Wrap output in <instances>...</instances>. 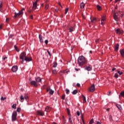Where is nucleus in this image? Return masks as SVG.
Listing matches in <instances>:
<instances>
[{
    "label": "nucleus",
    "mask_w": 124,
    "mask_h": 124,
    "mask_svg": "<svg viewBox=\"0 0 124 124\" xmlns=\"http://www.w3.org/2000/svg\"><path fill=\"white\" fill-rule=\"evenodd\" d=\"M17 120V111H14L12 115V122H15Z\"/></svg>",
    "instance_id": "3"
},
{
    "label": "nucleus",
    "mask_w": 124,
    "mask_h": 124,
    "mask_svg": "<svg viewBox=\"0 0 124 124\" xmlns=\"http://www.w3.org/2000/svg\"><path fill=\"white\" fill-rule=\"evenodd\" d=\"M49 93L50 94H53V93H54V91H53L52 89L50 90Z\"/></svg>",
    "instance_id": "36"
},
{
    "label": "nucleus",
    "mask_w": 124,
    "mask_h": 124,
    "mask_svg": "<svg viewBox=\"0 0 124 124\" xmlns=\"http://www.w3.org/2000/svg\"><path fill=\"white\" fill-rule=\"evenodd\" d=\"M30 84L31 85H33V86H34V87H35V88L38 86V84H37V82L34 80L31 81Z\"/></svg>",
    "instance_id": "8"
},
{
    "label": "nucleus",
    "mask_w": 124,
    "mask_h": 124,
    "mask_svg": "<svg viewBox=\"0 0 124 124\" xmlns=\"http://www.w3.org/2000/svg\"><path fill=\"white\" fill-rule=\"evenodd\" d=\"M77 87H80V85L79 84V83H77Z\"/></svg>",
    "instance_id": "57"
},
{
    "label": "nucleus",
    "mask_w": 124,
    "mask_h": 124,
    "mask_svg": "<svg viewBox=\"0 0 124 124\" xmlns=\"http://www.w3.org/2000/svg\"><path fill=\"white\" fill-rule=\"evenodd\" d=\"M6 22L7 23H8V22H9V18H7L6 19Z\"/></svg>",
    "instance_id": "52"
},
{
    "label": "nucleus",
    "mask_w": 124,
    "mask_h": 124,
    "mask_svg": "<svg viewBox=\"0 0 124 124\" xmlns=\"http://www.w3.org/2000/svg\"><path fill=\"white\" fill-rule=\"evenodd\" d=\"M14 47H15V50H16V52H19L20 51V50L19 49V48H18V47H17V46H15Z\"/></svg>",
    "instance_id": "28"
},
{
    "label": "nucleus",
    "mask_w": 124,
    "mask_h": 124,
    "mask_svg": "<svg viewBox=\"0 0 124 124\" xmlns=\"http://www.w3.org/2000/svg\"><path fill=\"white\" fill-rule=\"evenodd\" d=\"M91 22L92 23H95V22H96V18L95 17H93L92 19H91Z\"/></svg>",
    "instance_id": "20"
},
{
    "label": "nucleus",
    "mask_w": 124,
    "mask_h": 124,
    "mask_svg": "<svg viewBox=\"0 0 124 124\" xmlns=\"http://www.w3.org/2000/svg\"><path fill=\"white\" fill-rule=\"evenodd\" d=\"M121 95L124 97V92H121Z\"/></svg>",
    "instance_id": "50"
},
{
    "label": "nucleus",
    "mask_w": 124,
    "mask_h": 124,
    "mask_svg": "<svg viewBox=\"0 0 124 124\" xmlns=\"http://www.w3.org/2000/svg\"><path fill=\"white\" fill-rule=\"evenodd\" d=\"M51 110V108L49 107H46L45 108L46 112H49Z\"/></svg>",
    "instance_id": "19"
},
{
    "label": "nucleus",
    "mask_w": 124,
    "mask_h": 124,
    "mask_svg": "<svg viewBox=\"0 0 124 124\" xmlns=\"http://www.w3.org/2000/svg\"><path fill=\"white\" fill-rule=\"evenodd\" d=\"M67 12H68V8L65 9V14H67Z\"/></svg>",
    "instance_id": "42"
},
{
    "label": "nucleus",
    "mask_w": 124,
    "mask_h": 124,
    "mask_svg": "<svg viewBox=\"0 0 124 124\" xmlns=\"http://www.w3.org/2000/svg\"><path fill=\"white\" fill-rule=\"evenodd\" d=\"M56 12H58L59 11V9L57 8L55 9Z\"/></svg>",
    "instance_id": "59"
},
{
    "label": "nucleus",
    "mask_w": 124,
    "mask_h": 124,
    "mask_svg": "<svg viewBox=\"0 0 124 124\" xmlns=\"http://www.w3.org/2000/svg\"><path fill=\"white\" fill-rule=\"evenodd\" d=\"M75 31V28L73 27H70L69 28V32H72V31Z\"/></svg>",
    "instance_id": "12"
},
{
    "label": "nucleus",
    "mask_w": 124,
    "mask_h": 124,
    "mask_svg": "<svg viewBox=\"0 0 124 124\" xmlns=\"http://www.w3.org/2000/svg\"><path fill=\"white\" fill-rule=\"evenodd\" d=\"M104 21H105V16L102 17L101 25L103 26L104 25Z\"/></svg>",
    "instance_id": "15"
},
{
    "label": "nucleus",
    "mask_w": 124,
    "mask_h": 124,
    "mask_svg": "<svg viewBox=\"0 0 124 124\" xmlns=\"http://www.w3.org/2000/svg\"><path fill=\"white\" fill-rule=\"evenodd\" d=\"M35 81L37 83H40V82H41V78H40L39 77L36 78Z\"/></svg>",
    "instance_id": "13"
},
{
    "label": "nucleus",
    "mask_w": 124,
    "mask_h": 124,
    "mask_svg": "<svg viewBox=\"0 0 124 124\" xmlns=\"http://www.w3.org/2000/svg\"><path fill=\"white\" fill-rule=\"evenodd\" d=\"M25 99V97L23 95L20 96V100H24Z\"/></svg>",
    "instance_id": "38"
},
{
    "label": "nucleus",
    "mask_w": 124,
    "mask_h": 124,
    "mask_svg": "<svg viewBox=\"0 0 124 124\" xmlns=\"http://www.w3.org/2000/svg\"><path fill=\"white\" fill-rule=\"evenodd\" d=\"M57 66H58V63L54 62L53 63V67H57Z\"/></svg>",
    "instance_id": "34"
},
{
    "label": "nucleus",
    "mask_w": 124,
    "mask_h": 124,
    "mask_svg": "<svg viewBox=\"0 0 124 124\" xmlns=\"http://www.w3.org/2000/svg\"><path fill=\"white\" fill-rule=\"evenodd\" d=\"M24 10L25 9L23 8L21 11L19 12L18 13L15 12L14 15L15 18H18V17H20L21 15H23V14H24V12H23V11H24Z\"/></svg>",
    "instance_id": "2"
},
{
    "label": "nucleus",
    "mask_w": 124,
    "mask_h": 124,
    "mask_svg": "<svg viewBox=\"0 0 124 124\" xmlns=\"http://www.w3.org/2000/svg\"><path fill=\"white\" fill-rule=\"evenodd\" d=\"M26 55L27 54H26V52H22L19 56L20 60H22V62H24L25 59H26L27 57Z\"/></svg>",
    "instance_id": "4"
},
{
    "label": "nucleus",
    "mask_w": 124,
    "mask_h": 124,
    "mask_svg": "<svg viewBox=\"0 0 124 124\" xmlns=\"http://www.w3.org/2000/svg\"><path fill=\"white\" fill-rule=\"evenodd\" d=\"M110 94H111V92L108 93V95H110Z\"/></svg>",
    "instance_id": "61"
},
{
    "label": "nucleus",
    "mask_w": 124,
    "mask_h": 124,
    "mask_svg": "<svg viewBox=\"0 0 124 124\" xmlns=\"http://www.w3.org/2000/svg\"><path fill=\"white\" fill-rule=\"evenodd\" d=\"M49 91H50V88H47V89H46V92H48Z\"/></svg>",
    "instance_id": "58"
},
{
    "label": "nucleus",
    "mask_w": 124,
    "mask_h": 124,
    "mask_svg": "<svg viewBox=\"0 0 124 124\" xmlns=\"http://www.w3.org/2000/svg\"><path fill=\"white\" fill-rule=\"evenodd\" d=\"M119 1V0H115V3H116V2H118Z\"/></svg>",
    "instance_id": "64"
},
{
    "label": "nucleus",
    "mask_w": 124,
    "mask_h": 124,
    "mask_svg": "<svg viewBox=\"0 0 124 124\" xmlns=\"http://www.w3.org/2000/svg\"><path fill=\"white\" fill-rule=\"evenodd\" d=\"M78 62L79 65L82 66L84 65V64H87V62H88V61H87V59H86V58H85V57L81 56L78 57Z\"/></svg>",
    "instance_id": "1"
},
{
    "label": "nucleus",
    "mask_w": 124,
    "mask_h": 124,
    "mask_svg": "<svg viewBox=\"0 0 124 124\" xmlns=\"http://www.w3.org/2000/svg\"><path fill=\"white\" fill-rule=\"evenodd\" d=\"M66 109H67V113L69 117L71 116V114H70V110L68 108H67Z\"/></svg>",
    "instance_id": "21"
},
{
    "label": "nucleus",
    "mask_w": 124,
    "mask_h": 124,
    "mask_svg": "<svg viewBox=\"0 0 124 124\" xmlns=\"http://www.w3.org/2000/svg\"><path fill=\"white\" fill-rule=\"evenodd\" d=\"M121 33H123V31H121V30H120V32H119V34H121Z\"/></svg>",
    "instance_id": "63"
},
{
    "label": "nucleus",
    "mask_w": 124,
    "mask_h": 124,
    "mask_svg": "<svg viewBox=\"0 0 124 124\" xmlns=\"http://www.w3.org/2000/svg\"><path fill=\"white\" fill-rule=\"evenodd\" d=\"M116 107H117V108H118V109H119V110H122V106H121V105H119V104H117V105H116Z\"/></svg>",
    "instance_id": "22"
},
{
    "label": "nucleus",
    "mask_w": 124,
    "mask_h": 124,
    "mask_svg": "<svg viewBox=\"0 0 124 124\" xmlns=\"http://www.w3.org/2000/svg\"><path fill=\"white\" fill-rule=\"evenodd\" d=\"M96 43H98L99 42V39H97L95 40Z\"/></svg>",
    "instance_id": "55"
},
{
    "label": "nucleus",
    "mask_w": 124,
    "mask_h": 124,
    "mask_svg": "<svg viewBox=\"0 0 124 124\" xmlns=\"http://www.w3.org/2000/svg\"><path fill=\"white\" fill-rule=\"evenodd\" d=\"M78 93V91H77V90H75L73 91L72 94H76V93Z\"/></svg>",
    "instance_id": "27"
},
{
    "label": "nucleus",
    "mask_w": 124,
    "mask_h": 124,
    "mask_svg": "<svg viewBox=\"0 0 124 124\" xmlns=\"http://www.w3.org/2000/svg\"><path fill=\"white\" fill-rule=\"evenodd\" d=\"M96 124H101V123L99 122H97Z\"/></svg>",
    "instance_id": "62"
},
{
    "label": "nucleus",
    "mask_w": 124,
    "mask_h": 124,
    "mask_svg": "<svg viewBox=\"0 0 124 124\" xmlns=\"http://www.w3.org/2000/svg\"><path fill=\"white\" fill-rule=\"evenodd\" d=\"M118 73L119 74V75H122L123 74V72H121L120 71H118Z\"/></svg>",
    "instance_id": "44"
},
{
    "label": "nucleus",
    "mask_w": 124,
    "mask_h": 124,
    "mask_svg": "<svg viewBox=\"0 0 124 124\" xmlns=\"http://www.w3.org/2000/svg\"><path fill=\"white\" fill-rule=\"evenodd\" d=\"M39 1V0H36L35 2H33V5L32 7V10H35L36 8H37V2Z\"/></svg>",
    "instance_id": "5"
},
{
    "label": "nucleus",
    "mask_w": 124,
    "mask_h": 124,
    "mask_svg": "<svg viewBox=\"0 0 124 124\" xmlns=\"http://www.w3.org/2000/svg\"><path fill=\"white\" fill-rule=\"evenodd\" d=\"M66 93L67 94H68V93H69V90L66 89Z\"/></svg>",
    "instance_id": "47"
},
{
    "label": "nucleus",
    "mask_w": 124,
    "mask_h": 124,
    "mask_svg": "<svg viewBox=\"0 0 124 124\" xmlns=\"http://www.w3.org/2000/svg\"><path fill=\"white\" fill-rule=\"evenodd\" d=\"M0 99H1V100L4 101V100H5V99H6V97H1Z\"/></svg>",
    "instance_id": "43"
},
{
    "label": "nucleus",
    "mask_w": 124,
    "mask_h": 124,
    "mask_svg": "<svg viewBox=\"0 0 124 124\" xmlns=\"http://www.w3.org/2000/svg\"><path fill=\"white\" fill-rule=\"evenodd\" d=\"M48 8H49V4L46 3L45 5V9L46 10H47V9H48Z\"/></svg>",
    "instance_id": "25"
},
{
    "label": "nucleus",
    "mask_w": 124,
    "mask_h": 124,
    "mask_svg": "<svg viewBox=\"0 0 124 124\" xmlns=\"http://www.w3.org/2000/svg\"><path fill=\"white\" fill-rule=\"evenodd\" d=\"M71 116H69V123H70L71 124H73V123H72V120H71Z\"/></svg>",
    "instance_id": "35"
},
{
    "label": "nucleus",
    "mask_w": 124,
    "mask_h": 124,
    "mask_svg": "<svg viewBox=\"0 0 124 124\" xmlns=\"http://www.w3.org/2000/svg\"><path fill=\"white\" fill-rule=\"evenodd\" d=\"M118 15H119V14H118V13H114V16L118 17Z\"/></svg>",
    "instance_id": "51"
},
{
    "label": "nucleus",
    "mask_w": 124,
    "mask_h": 124,
    "mask_svg": "<svg viewBox=\"0 0 124 124\" xmlns=\"http://www.w3.org/2000/svg\"><path fill=\"white\" fill-rule=\"evenodd\" d=\"M94 123V121H93V118L91 120V121L89 122V124H93Z\"/></svg>",
    "instance_id": "29"
},
{
    "label": "nucleus",
    "mask_w": 124,
    "mask_h": 124,
    "mask_svg": "<svg viewBox=\"0 0 124 124\" xmlns=\"http://www.w3.org/2000/svg\"><path fill=\"white\" fill-rule=\"evenodd\" d=\"M109 120L113 121V118H112V115H109Z\"/></svg>",
    "instance_id": "49"
},
{
    "label": "nucleus",
    "mask_w": 124,
    "mask_h": 124,
    "mask_svg": "<svg viewBox=\"0 0 124 124\" xmlns=\"http://www.w3.org/2000/svg\"><path fill=\"white\" fill-rule=\"evenodd\" d=\"M116 70V68H113L112 69V71H115Z\"/></svg>",
    "instance_id": "56"
},
{
    "label": "nucleus",
    "mask_w": 124,
    "mask_h": 124,
    "mask_svg": "<svg viewBox=\"0 0 124 124\" xmlns=\"http://www.w3.org/2000/svg\"><path fill=\"white\" fill-rule=\"evenodd\" d=\"M16 111H17V112H18L19 113H20V112H21V108H17Z\"/></svg>",
    "instance_id": "41"
},
{
    "label": "nucleus",
    "mask_w": 124,
    "mask_h": 124,
    "mask_svg": "<svg viewBox=\"0 0 124 124\" xmlns=\"http://www.w3.org/2000/svg\"><path fill=\"white\" fill-rule=\"evenodd\" d=\"M36 113L38 116H44V112L42 110H37Z\"/></svg>",
    "instance_id": "7"
},
{
    "label": "nucleus",
    "mask_w": 124,
    "mask_h": 124,
    "mask_svg": "<svg viewBox=\"0 0 124 124\" xmlns=\"http://www.w3.org/2000/svg\"><path fill=\"white\" fill-rule=\"evenodd\" d=\"M114 77L116 78H119V75H118V74L115 73Z\"/></svg>",
    "instance_id": "37"
},
{
    "label": "nucleus",
    "mask_w": 124,
    "mask_h": 124,
    "mask_svg": "<svg viewBox=\"0 0 124 124\" xmlns=\"http://www.w3.org/2000/svg\"><path fill=\"white\" fill-rule=\"evenodd\" d=\"M65 98V95H63L62 96V99L63 100H64V99Z\"/></svg>",
    "instance_id": "48"
},
{
    "label": "nucleus",
    "mask_w": 124,
    "mask_h": 124,
    "mask_svg": "<svg viewBox=\"0 0 124 124\" xmlns=\"http://www.w3.org/2000/svg\"><path fill=\"white\" fill-rule=\"evenodd\" d=\"M39 38L40 39V42H41V43H43V38H42V35H39Z\"/></svg>",
    "instance_id": "17"
},
{
    "label": "nucleus",
    "mask_w": 124,
    "mask_h": 124,
    "mask_svg": "<svg viewBox=\"0 0 124 124\" xmlns=\"http://www.w3.org/2000/svg\"><path fill=\"white\" fill-rule=\"evenodd\" d=\"M82 98H83V103H86L87 102V101L86 100V97L84 96V95H82Z\"/></svg>",
    "instance_id": "23"
},
{
    "label": "nucleus",
    "mask_w": 124,
    "mask_h": 124,
    "mask_svg": "<svg viewBox=\"0 0 124 124\" xmlns=\"http://www.w3.org/2000/svg\"><path fill=\"white\" fill-rule=\"evenodd\" d=\"M18 70V66L17 65H15L12 67V71L13 72H16Z\"/></svg>",
    "instance_id": "9"
},
{
    "label": "nucleus",
    "mask_w": 124,
    "mask_h": 124,
    "mask_svg": "<svg viewBox=\"0 0 124 124\" xmlns=\"http://www.w3.org/2000/svg\"><path fill=\"white\" fill-rule=\"evenodd\" d=\"M32 59L31 57L29 58L28 57H26V58H25L24 61H25L26 62H31V61H32Z\"/></svg>",
    "instance_id": "14"
},
{
    "label": "nucleus",
    "mask_w": 124,
    "mask_h": 124,
    "mask_svg": "<svg viewBox=\"0 0 124 124\" xmlns=\"http://www.w3.org/2000/svg\"><path fill=\"white\" fill-rule=\"evenodd\" d=\"M6 60H7V57L6 56H4V58H3V60L5 62H6Z\"/></svg>",
    "instance_id": "39"
},
{
    "label": "nucleus",
    "mask_w": 124,
    "mask_h": 124,
    "mask_svg": "<svg viewBox=\"0 0 124 124\" xmlns=\"http://www.w3.org/2000/svg\"><path fill=\"white\" fill-rule=\"evenodd\" d=\"M60 75H62L64 73H67V74L68 72L66 70H62V71H60Z\"/></svg>",
    "instance_id": "18"
},
{
    "label": "nucleus",
    "mask_w": 124,
    "mask_h": 124,
    "mask_svg": "<svg viewBox=\"0 0 124 124\" xmlns=\"http://www.w3.org/2000/svg\"><path fill=\"white\" fill-rule=\"evenodd\" d=\"M95 90V87L94 86V84H92V86L89 88V91L91 93H93Z\"/></svg>",
    "instance_id": "6"
},
{
    "label": "nucleus",
    "mask_w": 124,
    "mask_h": 124,
    "mask_svg": "<svg viewBox=\"0 0 124 124\" xmlns=\"http://www.w3.org/2000/svg\"><path fill=\"white\" fill-rule=\"evenodd\" d=\"M24 99H26V101H28V100H29V96H28L27 95H26L24 96Z\"/></svg>",
    "instance_id": "31"
},
{
    "label": "nucleus",
    "mask_w": 124,
    "mask_h": 124,
    "mask_svg": "<svg viewBox=\"0 0 124 124\" xmlns=\"http://www.w3.org/2000/svg\"><path fill=\"white\" fill-rule=\"evenodd\" d=\"M2 29V25H0V30H1Z\"/></svg>",
    "instance_id": "60"
},
{
    "label": "nucleus",
    "mask_w": 124,
    "mask_h": 124,
    "mask_svg": "<svg viewBox=\"0 0 124 124\" xmlns=\"http://www.w3.org/2000/svg\"><path fill=\"white\" fill-rule=\"evenodd\" d=\"M30 19H31L32 20V19H33V16H32V15L30 16Z\"/></svg>",
    "instance_id": "54"
},
{
    "label": "nucleus",
    "mask_w": 124,
    "mask_h": 124,
    "mask_svg": "<svg viewBox=\"0 0 124 124\" xmlns=\"http://www.w3.org/2000/svg\"><path fill=\"white\" fill-rule=\"evenodd\" d=\"M120 47V45L119 44H116L115 46L114 50L116 52H118V50H119V47Z\"/></svg>",
    "instance_id": "11"
},
{
    "label": "nucleus",
    "mask_w": 124,
    "mask_h": 124,
    "mask_svg": "<svg viewBox=\"0 0 124 124\" xmlns=\"http://www.w3.org/2000/svg\"><path fill=\"white\" fill-rule=\"evenodd\" d=\"M85 7V3L83 2L81 3L80 4V8H84Z\"/></svg>",
    "instance_id": "24"
},
{
    "label": "nucleus",
    "mask_w": 124,
    "mask_h": 124,
    "mask_svg": "<svg viewBox=\"0 0 124 124\" xmlns=\"http://www.w3.org/2000/svg\"><path fill=\"white\" fill-rule=\"evenodd\" d=\"M93 68V66L91 65H89L88 66H86L85 67V70H87V71H91Z\"/></svg>",
    "instance_id": "10"
},
{
    "label": "nucleus",
    "mask_w": 124,
    "mask_h": 124,
    "mask_svg": "<svg viewBox=\"0 0 124 124\" xmlns=\"http://www.w3.org/2000/svg\"><path fill=\"white\" fill-rule=\"evenodd\" d=\"M120 52L122 57L124 58V49H121Z\"/></svg>",
    "instance_id": "16"
},
{
    "label": "nucleus",
    "mask_w": 124,
    "mask_h": 124,
    "mask_svg": "<svg viewBox=\"0 0 124 124\" xmlns=\"http://www.w3.org/2000/svg\"><path fill=\"white\" fill-rule=\"evenodd\" d=\"M120 31L121 30H120V29H118L116 30H115V32H116V33L119 34L120 33Z\"/></svg>",
    "instance_id": "32"
},
{
    "label": "nucleus",
    "mask_w": 124,
    "mask_h": 124,
    "mask_svg": "<svg viewBox=\"0 0 124 124\" xmlns=\"http://www.w3.org/2000/svg\"><path fill=\"white\" fill-rule=\"evenodd\" d=\"M16 106H17V105H16V104H14L12 106V108L13 109H16Z\"/></svg>",
    "instance_id": "30"
},
{
    "label": "nucleus",
    "mask_w": 124,
    "mask_h": 124,
    "mask_svg": "<svg viewBox=\"0 0 124 124\" xmlns=\"http://www.w3.org/2000/svg\"><path fill=\"white\" fill-rule=\"evenodd\" d=\"M114 19L116 21V22H118L119 21V17L118 16H114Z\"/></svg>",
    "instance_id": "33"
},
{
    "label": "nucleus",
    "mask_w": 124,
    "mask_h": 124,
    "mask_svg": "<svg viewBox=\"0 0 124 124\" xmlns=\"http://www.w3.org/2000/svg\"><path fill=\"white\" fill-rule=\"evenodd\" d=\"M47 52L48 54V55L51 56V53H50V51H49V50H47Z\"/></svg>",
    "instance_id": "53"
},
{
    "label": "nucleus",
    "mask_w": 124,
    "mask_h": 124,
    "mask_svg": "<svg viewBox=\"0 0 124 124\" xmlns=\"http://www.w3.org/2000/svg\"><path fill=\"white\" fill-rule=\"evenodd\" d=\"M48 42H49V41H48V40H46L45 41V44H46V45H47L48 44Z\"/></svg>",
    "instance_id": "46"
},
{
    "label": "nucleus",
    "mask_w": 124,
    "mask_h": 124,
    "mask_svg": "<svg viewBox=\"0 0 124 124\" xmlns=\"http://www.w3.org/2000/svg\"><path fill=\"white\" fill-rule=\"evenodd\" d=\"M52 73H53V74H57V70H52Z\"/></svg>",
    "instance_id": "40"
},
{
    "label": "nucleus",
    "mask_w": 124,
    "mask_h": 124,
    "mask_svg": "<svg viewBox=\"0 0 124 124\" xmlns=\"http://www.w3.org/2000/svg\"><path fill=\"white\" fill-rule=\"evenodd\" d=\"M77 116H80V111H77Z\"/></svg>",
    "instance_id": "45"
},
{
    "label": "nucleus",
    "mask_w": 124,
    "mask_h": 124,
    "mask_svg": "<svg viewBox=\"0 0 124 124\" xmlns=\"http://www.w3.org/2000/svg\"><path fill=\"white\" fill-rule=\"evenodd\" d=\"M97 9H98V10L99 11H100L101 10V9H102L101 6H99V5H97Z\"/></svg>",
    "instance_id": "26"
}]
</instances>
